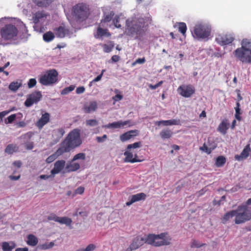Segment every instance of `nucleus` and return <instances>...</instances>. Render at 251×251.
Masks as SVG:
<instances>
[{
    "label": "nucleus",
    "instance_id": "nucleus-63",
    "mask_svg": "<svg viewBox=\"0 0 251 251\" xmlns=\"http://www.w3.org/2000/svg\"><path fill=\"white\" fill-rule=\"evenodd\" d=\"M13 165L18 168H20L21 166H22V163L21 162V161L20 160H17V161H14L13 163Z\"/></svg>",
    "mask_w": 251,
    "mask_h": 251
},
{
    "label": "nucleus",
    "instance_id": "nucleus-39",
    "mask_svg": "<svg viewBox=\"0 0 251 251\" xmlns=\"http://www.w3.org/2000/svg\"><path fill=\"white\" fill-rule=\"evenodd\" d=\"M226 162V158L224 156H219L216 158L215 165L217 167H223Z\"/></svg>",
    "mask_w": 251,
    "mask_h": 251
},
{
    "label": "nucleus",
    "instance_id": "nucleus-33",
    "mask_svg": "<svg viewBox=\"0 0 251 251\" xmlns=\"http://www.w3.org/2000/svg\"><path fill=\"white\" fill-rule=\"evenodd\" d=\"M59 149L52 154L49 156L47 159H46V162L48 163H50L52 162L54 160H55L58 156L62 155L64 153V152L63 151H59Z\"/></svg>",
    "mask_w": 251,
    "mask_h": 251
},
{
    "label": "nucleus",
    "instance_id": "nucleus-19",
    "mask_svg": "<svg viewBox=\"0 0 251 251\" xmlns=\"http://www.w3.org/2000/svg\"><path fill=\"white\" fill-rule=\"evenodd\" d=\"M251 151L250 145H247L243 150L242 151L240 154L235 155V159L237 161H241L245 160L248 158L250 155V152Z\"/></svg>",
    "mask_w": 251,
    "mask_h": 251
},
{
    "label": "nucleus",
    "instance_id": "nucleus-22",
    "mask_svg": "<svg viewBox=\"0 0 251 251\" xmlns=\"http://www.w3.org/2000/svg\"><path fill=\"white\" fill-rule=\"evenodd\" d=\"M101 24H100L99 26L97 28V34L95 36L96 38H101L103 36L109 37L111 36V33L108 31L107 29H103L101 27Z\"/></svg>",
    "mask_w": 251,
    "mask_h": 251
},
{
    "label": "nucleus",
    "instance_id": "nucleus-13",
    "mask_svg": "<svg viewBox=\"0 0 251 251\" xmlns=\"http://www.w3.org/2000/svg\"><path fill=\"white\" fill-rule=\"evenodd\" d=\"M48 221H53L60 224H65L67 226L71 227L72 220L67 217H60L53 213H50L47 217Z\"/></svg>",
    "mask_w": 251,
    "mask_h": 251
},
{
    "label": "nucleus",
    "instance_id": "nucleus-23",
    "mask_svg": "<svg viewBox=\"0 0 251 251\" xmlns=\"http://www.w3.org/2000/svg\"><path fill=\"white\" fill-rule=\"evenodd\" d=\"M228 120L225 118L219 124L217 130L219 132L225 135L226 133L227 130L228 129Z\"/></svg>",
    "mask_w": 251,
    "mask_h": 251
},
{
    "label": "nucleus",
    "instance_id": "nucleus-36",
    "mask_svg": "<svg viewBox=\"0 0 251 251\" xmlns=\"http://www.w3.org/2000/svg\"><path fill=\"white\" fill-rule=\"evenodd\" d=\"M172 135L173 132L169 129H163L160 133L161 137L163 139H169Z\"/></svg>",
    "mask_w": 251,
    "mask_h": 251
},
{
    "label": "nucleus",
    "instance_id": "nucleus-50",
    "mask_svg": "<svg viewBox=\"0 0 251 251\" xmlns=\"http://www.w3.org/2000/svg\"><path fill=\"white\" fill-rule=\"evenodd\" d=\"M120 21V17L118 15H116L114 18H113V23L115 26L117 28H120L121 25L119 24Z\"/></svg>",
    "mask_w": 251,
    "mask_h": 251
},
{
    "label": "nucleus",
    "instance_id": "nucleus-11",
    "mask_svg": "<svg viewBox=\"0 0 251 251\" xmlns=\"http://www.w3.org/2000/svg\"><path fill=\"white\" fill-rule=\"evenodd\" d=\"M234 40V37L231 33L218 34L215 38L216 42L220 46L230 45Z\"/></svg>",
    "mask_w": 251,
    "mask_h": 251
},
{
    "label": "nucleus",
    "instance_id": "nucleus-62",
    "mask_svg": "<svg viewBox=\"0 0 251 251\" xmlns=\"http://www.w3.org/2000/svg\"><path fill=\"white\" fill-rule=\"evenodd\" d=\"M34 135V133L31 131H29L27 132L26 134L23 135L24 138H26L27 139H30L32 136Z\"/></svg>",
    "mask_w": 251,
    "mask_h": 251
},
{
    "label": "nucleus",
    "instance_id": "nucleus-52",
    "mask_svg": "<svg viewBox=\"0 0 251 251\" xmlns=\"http://www.w3.org/2000/svg\"><path fill=\"white\" fill-rule=\"evenodd\" d=\"M36 80L35 78H30L27 83L28 87L29 88H33L36 84Z\"/></svg>",
    "mask_w": 251,
    "mask_h": 251
},
{
    "label": "nucleus",
    "instance_id": "nucleus-57",
    "mask_svg": "<svg viewBox=\"0 0 251 251\" xmlns=\"http://www.w3.org/2000/svg\"><path fill=\"white\" fill-rule=\"evenodd\" d=\"M104 72H105V70H102L101 72V74L100 75H98L96 78H95L91 82V83L93 82H97V81H100L101 79V77H102V76L103 75V74Z\"/></svg>",
    "mask_w": 251,
    "mask_h": 251
},
{
    "label": "nucleus",
    "instance_id": "nucleus-3",
    "mask_svg": "<svg viewBox=\"0 0 251 251\" xmlns=\"http://www.w3.org/2000/svg\"><path fill=\"white\" fill-rule=\"evenodd\" d=\"M19 34V30L14 25L9 24L5 25L0 29V44L2 41L16 40Z\"/></svg>",
    "mask_w": 251,
    "mask_h": 251
},
{
    "label": "nucleus",
    "instance_id": "nucleus-55",
    "mask_svg": "<svg viewBox=\"0 0 251 251\" xmlns=\"http://www.w3.org/2000/svg\"><path fill=\"white\" fill-rule=\"evenodd\" d=\"M163 83V81H160L159 82H158L157 83H156V84L155 85H152V84H150L149 85V87L152 89V90H155L157 88H158V87L160 86Z\"/></svg>",
    "mask_w": 251,
    "mask_h": 251
},
{
    "label": "nucleus",
    "instance_id": "nucleus-46",
    "mask_svg": "<svg viewBox=\"0 0 251 251\" xmlns=\"http://www.w3.org/2000/svg\"><path fill=\"white\" fill-rule=\"evenodd\" d=\"M22 34L20 35V38L21 39H25L27 38V29L26 27L25 26V25L22 23Z\"/></svg>",
    "mask_w": 251,
    "mask_h": 251
},
{
    "label": "nucleus",
    "instance_id": "nucleus-61",
    "mask_svg": "<svg viewBox=\"0 0 251 251\" xmlns=\"http://www.w3.org/2000/svg\"><path fill=\"white\" fill-rule=\"evenodd\" d=\"M107 139V135L106 134L103 135L102 137L98 136L96 138V140L98 142H102L104 140Z\"/></svg>",
    "mask_w": 251,
    "mask_h": 251
},
{
    "label": "nucleus",
    "instance_id": "nucleus-18",
    "mask_svg": "<svg viewBox=\"0 0 251 251\" xmlns=\"http://www.w3.org/2000/svg\"><path fill=\"white\" fill-rule=\"evenodd\" d=\"M50 120V115L48 112L42 114L41 117L36 123V126L39 129H41L43 127L49 122Z\"/></svg>",
    "mask_w": 251,
    "mask_h": 251
},
{
    "label": "nucleus",
    "instance_id": "nucleus-56",
    "mask_svg": "<svg viewBox=\"0 0 251 251\" xmlns=\"http://www.w3.org/2000/svg\"><path fill=\"white\" fill-rule=\"evenodd\" d=\"M84 191V188L82 186L77 188L75 191V194H82Z\"/></svg>",
    "mask_w": 251,
    "mask_h": 251
},
{
    "label": "nucleus",
    "instance_id": "nucleus-44",
    "mask_svg": "<svg viewBox=\"0 0 251 251\" xmlns=\"http://www.w3.org/2000/svg\"><path fill=\"white\" fill-rule=\"evenodd\" d=\"M235 118L237 120L240 121L241 120V117L240 116L241 113L240 112V103L238 102H237L236 103V106L235 108Z\"/></svg>",
    "mask_w": 251,
    "mask_h": 251
},
{
    "label": "nucleus",
    "instance_id": "nucleus-49",
    "mask_svg": "<svg viewBox=\"0 0 251 251\" xmlns=\"http://www.w3.org/2000/svg\"><path fill=\"white\" fill-rule=\"evenodd\" d=\"M86 124L88 126H94L98 124V122L96 120L90 119L86 121Z\"/></svg>",
    "mask_w": 251,
    "mask_h": 251
},
{
    "label": "nucleus",
    "instance_id": "nucleus-14",
    "mask_svg": "<svg viewBox=\"0 0 251 251\" xmlns=\"http://www.w3.org/2000/svg\"><path fill=\"white\" fill-rule=\"evenodd\" d=\"M42 97L41 93L40 91H35L32 93L28 96L24 104L27 107H30L34 103L39 101Z\"/></svg>",
    "mask_w": 251,
    "mask_h": 251
},
{
    "label": "nucleus",
    "instance_id": "nucleus-53",
    "mask_svg": "<svg viewBox=\"0 0 251 251\" xmlns=\"http://www.w3.org/2000/svg\"><path fill=\"white\" fill-rule=\"evenodd\" d=\"M146 62V59L144 57L142 58H138L131 64L132 66H135L137 64H143Z\"/></svg>",
    "mask_w": 251,
    "mask_h": 251
},
{
    "label": "nucleus",
    "instance_id": "nucleus-9",
    "mask_svg": "<svg viewBox=\"0 0 251 251\" xmlns=\"http://www.w3.org/2000/svg\"><path fill=\"white\" fill-rule=\"evenodd\" d=\"M58 73L55 69H50L46 72L39 78L40 83L45 86L52 85L58 80Z\"/></svg>",
    "mask_w": 251,
    "mask_h": 251
},
{
    "label": "nucleus",
    "instance_id": "nucleus-37",
    "mask_svg": "<svg viewBox=\"0 0 251 251\" xmlns=\"http://www.w3.org/2000/svg\"><path fill=\"white\" fill-rule=\"evenodd\" d=\"M21 80L12 82L9 85V89L13 91H17L22 86Z\"/></svg>",
    "mask_w": 251,
    "mask_h": 251
},
{
    "label": "nucleus",
    "instance_id": "nucleus-15",
    "mask_svg": "<svg viewBox=\"0 0 251 251\" xmlns=\"http://www.w3.org/2000/svg\"><path fill=\"white\" fill-rule=\"evenodd\" d=\"M146 237H142L141 236L136 237L132 240V243L126 248V251H132L138 249L145 243H146Z\"/></svg>",
    "mask_w": 251,
    "mask_h": 251
},
{
    "label": "nucleus",
    "instance_id": "nucleus-24",
    "mask_svg": "<svg viewBox=\"0 0 251 251\" xmlns=\"http://www.w3.org/2000/svg\"><path fill=\"white\" fill-rule=\"evenodd\" d=\"M98 108L97 103L95 101H91L88 104H85L83 107V111L86 113H89L95 111Z\"/></svg>",
    "mask_w": 251,
    "mask_h": 251
},
{
    "label": "nucleus",
    "instance_id": "nucleus-17",
    "mask_svg": "<svg viewBox=\"0 0 251 251\" xmlns=\"http://www.w3.org/2000/svg\"><path fill=\"white\" fill-rule=\"evenodd\" d=\"M130 124V121L129 120L125 121H119L106 125L103 126V127L106 128H119L124 127L125 126Z\"/></svg>",
    "mask_w": 251,
    "mask_h": 251
},
{
    "label": "nucleus",
    "instance_id": "nucleus-38",
    "mask_svg": "<svg viewBox=\"0 0 251 251\" xmlns=\"http://www.w3.org/2000/svg\"><path fill=\"white\" fill-rule=\"evenodd\" d=\"M33 2L39 7H47L50 3V0H32Z\"/></svg>",
    "mask_w": 251,
    "mask_h": 251
},
{
    "label": "nucleus",
    "instance_id": "nucleus-4",
    "mask_svg": "<svg viewBox=\"0 0 251 251\" xmlns=\"http://www.w3.org/2000/svg\"><path fill=\"white\" fill-rule=\"evenodd\" d=\"M193 37L198 40H208L211 36V27L205 24H198L192 31Z\"/></svg>",
    "mask_w": 251,
    "mask_h": 251
},
{
    "label": "nucleus",
    "instance_id": "nucleus-5",
    "mask_svg": "<svg viewBox=\"0 0 251 251\" xmlns=\"http://www.w3.org/2000/svg\"><path fill=\"white\" fill-rule=\"evenodd\" d=\"M141 146L142 144L141 142H137L128 145L126 151L124 153V155L125 156L124 162L133 163L143 161L144 159L139 158L137 154L136 151L137 148H139Z\"/></svg>",
    "mask_w": 251,
    "mask_h": 251
},
{
    "label": "nucleus",
    "instance_id": "nucleus-28",
    "mask_svg": "<svg viewBox=\"0 0 251 251\" xmlns=\"http://www.w3.org/2000/svg\"><path fill=\"white\" fill-rule=\"evenodd\" d=\"M80 168V165L78 163H70L65 167L66 172L69 173L75 172Z\"/></svg>",
    "mask_w": 251,
    "mask_h": 251
},
{
    "label": "nucleus",
    "instance_id": "nucleus-21",
    "mask_svg": "<svg viewBox=\"0 0 251 251\" xmlns=\"http://www.w3.org/2000/svg\"><path fill=\"white\" fill-rule=\"evenodd\" d=\"M146 198V195L144 193H140L135 195H132L130 200L126 202L127 206H130L133 203L141 200H145Z\"/></svg>",
    "mask_w": 251,
    "mask_h": 251
},
{
    "label": "nucleus",
    "instance_id": "nucleus-43",
    "mask_svg": "<svg viewBox=\"0 0 251 251\" xmlns=\"http://www.w3.org/2000/svg\"><path fill=\"white\" fill-rule=\"evenodd\" d=\"M53 133L57 136L59 139L63 137L65 133V130L63 128H60L57 129L53 130Z\"/></svg>",
    "mask_w": 251,
    "mask_h": 251
},
{
    "label": "nucleus",
    "instance_id": "nucleus-41",
    "mask_svg": "<svg viewBox=\"0 0 251 251\" xmlns=\"http://www.w3.org/2000/svg\"><path fill=\"white\" fill-rule=\"evenodd\" d=\"M178 31L181 32L183 36H185L187 30V26L185 23L181 22L178 23Z\"/></svg>",
    "mask_w": 251,
    "mask_h": 251
},
{
    "label": "nucleus",
    "instance_id": "nucleus-2",
    "mask_svg": "<svg viewBox=\"0 0 251 251\" xmlns=\"http://www.w3.org/2000/svg\"><path fill=\"white\" fill-rule=\"evenodd\" d=\"M82 143L80 138V130L75 128L72 130L61 143L59 151L69 152L71 150L79 147Z\"/></svg>",
    "mask_w": 251,
    "mask_h": 251
},
{
    "label": "nucleus",
    "instance_id": "nucleus-48",
    "mask_svg": "<svg viewBox=\"0 0 251 251\" xmlns=\"http://www.w3.org/2000/svg\"><path fill=\"white\" fill-rule=\"evenodd\" d=\"M78 159L85 160V154L84 153H79L78 154H76L74 156L72 161L73 162Z\"/></svg>",
    "mask_w": 251,
    "mask_h": 251
},
{
    "label": "nucleus",
    "instance_id": "nucleus-8",
    "mask_svg": "<svg viewBox=\"0 0 251 251\" xmlns=\"http://www.w3.org/2000/svg\"><path fill=\"white\" fill-rule=\"evenodd\" d=\"M72 15L77 21L82 22L87 19L89 9L85 4H77L73 7Z\"/></svg>",
    "mask_w": 251,
    "mask_h": 251
},
{
    "label": "nucleus",
    "instance_id": "nucleus-6",
    "mask_svg": "<svg viewBox=\"0 0 251 251\" xmlns=\"http://www.w3.org/2000/svg\"><path fill=\"white\" fill-rule=\"evenodd\" d=\"M166 233H162L160 234H149L146 236V243L154 247H160L164 245H169L171 243V238H165Z\"/></svg>",
    "mask_w": 251,
    "mask_h": 251
},
{
    "label": "nucleus",
    "instance_id": "nucleus-20",
    "mask_svg": "<svg viewBox=\"0 0 251 251\" xmlns=\"http://www.w3.org/2000/svg\"><path fill=\"white\" fill-rule=\"evenodd\" d=\"M138 133L139 131L137 130H131L121 134L120 139L121 141L125 142L137 136Z\"/></svg>",
    "mask_w": 251,
    "mask_h": 251
},
{
    "label": "nucleus",
    "instance_id": "nucleus-45",
    "mask_svg": "<svg viewBox=\"0 0 251 251\" xmlns=\"http://www.w3.org/2000/svg\"><path fill=\"white\" fill-rule=\"evenodd\" d=\"M75 86L74 85H70L69 87L64 88L61 92V95H65L68 94L71 91L74 90Z\"/></svg>",
    "mask_w": 251,
    "mask_h": 251
},
{
    "label": "nucleus",
    "instance_id": "nucleus-51",
    "mask_svg": "<svg viewBox=\"0 0 251 251\" xmlns=\"http://www.w3.org/2000/svg\"><path fill=\"white\" fill-rule=\"evenodd\" d=\"M16 118V115L15 114H13L11 115L10 116H8L7 118V121H5V123L6 124H11L14 122V121L15 120Z\"/></svg>",
    "mask_w": 251,
    "mask_h": 251
},
{
    "label": "nucleus",
    "instance_id": "nucleus-26",
    "mask_svg": "<svg viewBox=\"0 0 251 251\" xmlns=\"http://www.w3.org/2000/svg\"><path fill=\"white\" fill-rule=\"evenodd\" d=\"M161 124H162L163 126H168L171 125H178L180 124L179 120H162L156 122V125L159 126Z\"/></svg>",
    "mask_w": 251,
    "mask_h": 251
},
{
    "label": "nucleus",
    "instance_id": "nucleus-7",
    "mask_svg": "<svg viewBox=\"0 0 251 251\" xmlns=\"http://www.w3.org/2000/svg\"><path fill=\"white\" fill-rule=\"evenodd\" d=\"M235 211V223L240 224L251 220V207L239 205Z\"/></svg>",
    "mask_w": 251,
    "mask_h": 251
},
{
    "label": "nucleus",
    "instance_id": "nucleus-12",
    "mask_svg": "<svg viewBox=\"0 0 251 251\" xmlns=\"http://www.w3.org/2000/svg\"><path fill=\"white\" fill-rule=\"evenodd\" d=\"M177 92L179 95L184 98H190L195 93V89L191 84H183L178 87Z\"/></svg>",
    "mask_w": 251,
    "mask_h": 251
},
{
    "label": "nucleus",
    "instance_id": "nucleus-58",
    "mask_svg": "<svg viewBox=\"0 0 251 251\" xmlns=\"http://www.w3.org/2000/svg\"><path fill=\"white\" fill-rule=\"evenodd\" d=\"M96 248V246L95 245L93 244H90L87 246L85 249H84L85 251H92L94 250Z\"/></svg>",
    "mask_w": 251,
    "mask_h": 251
},
{
    "label": "nucleus",
    "instance_id": "nucleus-60",
    "mask_svg": "<svg viewBox=\"0 0 251 251\" xmlns=\"http://www.w3.org/2000/svg\"><path fill=\"white\" fill-rule=\"evenodd\" d=\"M85 88L83 86L78 87L76 89V93L77 94H80L84 92Z\"/></svg>",
    "mask_w": 251,
    "mask_h": 251
},
{
    "label": "nucleus",
    "instance_id": "nucleus-42",
    "mask_svg": "<svg viewBox=\"0 0 251 251\" xmlns=\"http://www.w3.org/2000/svg\"><path fill=\"white\" fill-rule=\"evenodd\" d=\"M215 149V146L208 147V146H207L205 143L203 144L202 147H200V150L201 151L206 152L207 154H210L212 151H213Z\"/></svg>",
    "mask_w": 251,
    "mask_h": 251
},
{
    "label": "nucleus",
    "instance_id": "nucleus-35",
    "mask_svg": "<svg viewBox=\"0 0 251 251\" xmlns=\"http://www.w3.org/2000/svg\"><path fill=\"white\" fill-rule=\"evenodd\" d=\"M101 47L103 48L104 52H110L114 47V44L112 41H109L107 44H102Z\"/></svg>",
    "mask_w": 251,
    "mask_h": 251
},
{
    "label": "nucleus",
    "instance_id": "nucleus-32",
    "mask_svg": "<svg viewBox=\"0 0 251 251\" xmlns=\"http://www.w3.org/2000/svg\"><path fill=\"white\" fill-rule=\"evenodd\" d=\"M46 15L44 11L37 12L33 16V22L35 24H38L41 19L46 17Z\"/></svg>",
    "mask_w": 251,
    "mask_h": 251
},
{
    "label": "nucleus",
    "instance_id": "nucleus-64",
    "mask_svg": "<svg viewBox=\"0 0 251 251\" xmlns=\"http://www.w3.org/2000/svg\"><path fill=\"white\" fill-rule=\"evenodd\" d=\"M123 98V96L120 94H117L115 95L114 97H113V100L115 101H119Z\"/></svg>",
    "mask_w": 251,
    "mask_h": 251
},
{
    "label": "nucleus",
    "instance_id": "nucleus-47",
    "mask_svg": "<svg viewBox=\"0 0 251 251\" xmlns=\"http://www.w3.org/2000/svg\"><path fill=\"white\" fill-rule=\"evenodd\" d=\"M204 245H205V244L201 243L200 242H199V241H198L196 240H193L191 243L190 246L192 248H201Z\"/></svg>",
    "mask_w": 251,
    "mask_h": 251
},
{
    "label": "nucleus",
    "instance_id": "nucleus-16",
    "mask_svg": "<svg viewBox=\"0 0 251 251\" xmlns=\"http://www.w3.org/2000/svg\"><path fill=\"white\" fill-rule=\"evenodd\" d=\"M66 162L64 160H57L54 164V168L51 170V174L54 176L59 173L65 167Z\"/></svg>",
    "mask_w": 251,
    "mask_h": 251
},
{
    "label": "nucleus",
    "instance_id": "nucleus-59",
    "mask_svg": "<svg viewBox=\"0 0 251 251\" xmlns=\"http://www.w3.org/2000/svg\"><path fill=\"white\" fill-rule=\"evenodd\" d=\"M12 110H8V111H3L0 112V121L2 120V118L7 115L9 113H10Z\"/></svg>",
    "mask_w": 251,
    "mask_h": 251
},
{
    "label": "nucleus",
    "instance_id": "nucleus-54",
    "mask_svg": "<svg viewBox=\"0 0 251 251\" xmlns=\"http://www.w3.org/2000/svg\"><path fill=\"white\" fill-rule=\"evenodd\" d=\"M25 146L26 150H31L33 149L34 143L33 142H26L25 143Z\"/></svg>",
    "mask_w": 251,
    "mask_h": 251
},
{
    "label": "nucleus",
    "instance_id": "nucleus-27",
    "mask_svg": "<svg viewBox=\"0 0 251 251\" xmlns=\"http://www.w3.org/2000/svg\"><path fill=\"white\" fill-rule=\"evenodd\" d=\"M54 31L57 37L64 38L68 33L69 30L65 27L60 26L54 29Z\"/></svg>",
    "mask_w": 251,
    "mask_h": 251
},
{
    "label": "nucleus",
    "instance_id": "nucleus-40",
    "mask_svg": "<svg viewBox=\"0 0 251 251\" xmlns=\"http://www.w3.org/2000/svg\"><path fill=\"white\" fill-rule=\"evenodd\" d=\"M43 39L46 42H50L53 40L55 36L51 31H48L43 35Z\"/></svg>",
    "mask_w": 251,
    "mask_h": 251
},
{
    "label": "nucleus",
    "instance_id": "nucleus-1",
    "mask_svg": "<svg viewBox=\"0 0 251 251\" xmlns=\"http://www.w3.org/2000/svg\"><path fill=\"white\" fill-rule=\"evenodd\" d=\"M147 26L143 18L134 16L126 20V32L129 36L136 35L139 37L145 34Z\"/></svg>",
    "mask_w": 251,
    "mask_h": 251
},
{
    "label": "nucleus",
    "instance_id": "nucleus-30",
    "mask_svg": "<svg viewBox=\"0 0 251 251\" xmlns=\"http://www.w3.org/2000/svg\"><path fill=\"white\" fill-rule=\"evenodd\" d=\"M19 147L17 145L15 144H9L5 149L4 151L9 154H13L15 152L18 151Z\"/></svg>",
    "mask_w": 251,
    "mask_h": 251
},
{
    "label": "nucleus",
    "instance_id": "nucleus-34",
    "mask_svg": "<svg viewBox=\"0 0 251 251\" xmlns=\"http://www.w3.org/2000/svg\"><path fill=\"white\" fill-rule=\"evenodd\" d=\"M236 213L234 210H231L227 213H226L223 218L222 219V221L223 224H226L227 221H228L230 218H231L233 217H235Z\"/></svg>",
    "mask_w": 251,
    "mask_h": 251
},
{
    "label": "nucleus",
    "instance_id": "nucleus-25",
    "mask_svg": "<svg viewBox=\"0 0 251 251\" xmlns=\"http://www.w3.org/2000/svg\"><path fill=\"white\" fill-rule=\"evenodd\" d=\"M16 247V244L13 241L3 242L1 243V248L3 251H12Z\"/></svg>",
    "mask_w": 251,
    "mask_h": 251
},
{
    "label": "nucleus",
    "instance_id": "nucleus-10",
    "mask_svg": "<svg viewBox=\"0 0 251 251\" xmlns=\"http://www.w3.org/2000/svg\"><path fill=\"white\" fill-rule=\"evenodd\" d=\"M234 54L237 59L243 63L250 64L251 63V52L242 47L235 50Z\"/></svg>",
    "mask_w": 251,
    "mask_h": 251
},
{
    "label": "nucleus",
    "instance_id": "nucleus-29",
    "mask_svg": "<svg viewBox=\"0 0 251 251\" xmlns=\"http://www.w3.org/2000/svg\"><path fill=\"white\" fill-rule=\"evenodd\" d=\"M38 240L37 238L33 234H29L27 237L26 243L27 245L34 247L37 245Z\"/></svg>",
    "mask_w": 251,
    "mask_h": 251
},
{
    "label": "nucleus",
    "instance_id": "nucleus-31",
    "mask_svg": "<svg viewBox=\"0 0 251 251\" xmlns=\"http://www.w3.org/2000/svg\"><path fill=\"white\" fill-rule=\"evenodd\" d=\"M114 16V13L113 11L110 12L108 14L104 15L103 18L101 19L100 24H101V26H104L105 24L111 21L113 19Z\"/></svg>",
    "mask_w": 251,
    "mask_h": 251
}]
</instances>
